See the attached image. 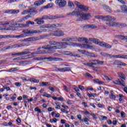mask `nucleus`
Wrapping results in <instances>:
<instances>
[{
  "instance_id": "f257e3e1",
  "label": "nucleus",
  "mask_w": 127,
  "mask_h": 127,
  "mask_svg": "<svg viewBox=\"0 0 127 127\" xmlns=\"http://www.w3.org/2000/svg\"><path fill=\"white\" fill-rule=\"evenodd\" d=\"M95 18H98V19H106L107 23H106V25L108 26L112 27H118L120 26V23L118 22H114L116 20V18L113 16L107 15L104 17L103 16L96 15L95 16Z\"/></svg>"
},
{
  "instance_id": "f03ea898",
  "label": "nucleus",
  "mask_w": 127,
  "mask_h": 127,
  "mask_svg": "<svg viewBox=\"0 0 127 127\" xmlns=\"http://www.w3.org/2000/svg\"><path fill=\"white\" fill-rule=\"evenodd\" d=\"M68 16H74L76 15L77 17V21H83V20H87L90 19L91 17V15L89 13H81L80 11H76L74 9L73 12H69L67 14Z\"/></svg>"
},
{
  "instance_id": "7ed1b4c3",
  "label": "nucleus",
  "mask_w": 127,
  "mask_h": 127,
  "mask_svg": "<svg viewBox=\"0 0 127 127\" xmlns=\"http://www.w3.org/2000/svg\"><path fill=\"white\" fill-rule=\"evenodd\" d=\"M49 43L51 45H56V46H58L59 48H62L63 49L67 48V45H68V43L67 42H57L55 41H50Z\"/></svg>"
},
{
  "instance_id": "20e7f679",
  "label": "nucleus",
  "mask_w": 127,
  "mask_h": 127,
  "mask_svg": "<svg viewBox=\"0 0 127 127\" xmlns=\"http://www.w3.org/2000/svg\"><path fill=\"white\" fill-rule=\"evenodd\" d=\"M69 45H71V46H77L78 47H80V48H85V49H91V50H93L94 49V48L92 46H90V45L83 44L82 45H81L80 44L77 43H74V42H70L69 44L68 43V45H67V47Z\"/></svg>"
},
{
  "instance_id": "39448f33",
  "label": "nucleus",
  "mask_w": 127,
  "mask_h": 127,
  "mask_svg": "<svg viewBox=\"0 0 127 127\" xmlns=\"http://www.w3.org/2000/svg\"><path fill=\"white\" fill-rule=\"evenodd\" d=\"M59 46H46L44 47H42L43 49H49V52L50 53H53L55 52V50L62 49V48H58Z\"/></svg>"
},
{
  "instance_id": "423d86ee",
  "label": "nucleus",
  "mask_w": 127,
  "mask_h": 127,
  "mask_svg": "<svg viewBox=\"0 0 127 127\" xmlns=\"http://www.w3.org/2000/svg\"><path fill=\"white\" fill-rule=\"evenodd\" d=\"M61 25L60 24H48L46 25H42L40 26V28H50L52 29L53 28H55V27H61Z\"/></svg>"
},
{
  "instance_id": "0eeeda50",
  "label": "nucleus",
  "mask_w": 127,
  "mask_h": 127,
  "mask_svg": "<svg viewBox=\"0 0 127 127\" xmlns=\"http://www.w3.org/2000/svg\"><path fill=\"white\" fill-rule=\"evenodd\" d=\"M74 4L77 7H78V8H80L81 11H87V10L89 9L83 5H82L81 3L78 2V1H75Z\"/></svg>"
},
{
  "instance_id": "6e6552de",
  "label": "nucleus",
  "mask_w": 127,
  "mask_h": 127,
  "mask_svg": "<svg viewBox=\"0 0 127 127\" xmlns=\"http://www.w3.org/2000/svg\"><path fill=\"white\" fill-rule=\"evenodd\" d=\"M45 49V50L43 51L34 52L31 53V54L32 56H35L36 54H46L47 53H50L49 52V49Z\"/></svg>"
},
{
  "instance_id": "1a4fd4ad",
  "label": "nucleus",
  "mask_w": 127,
  "mask_h": 127,
  "mask_svg": "<svg viewBox=\"0 0 127 127\" xmlns=\"http://www.w3.org/2000/svg\"><path fill=\"white\" fill-rule=\"evenodd\" d=\"M56 3L58 4L59 6L60 7H64L66 5L67 2L65 0H56Z\"/></svg>"
},
{
  "instance_id": "9d476101",
  "label": "nucleus",
  "mask_w": 127,
  "mask_h": 127,
  "mask_svg": "<svg viewBox=\"0 0 127 127\" xmlns=\"http://www.w3.org/2000/svg\"><path fill=\"white\" fill-rule=\"evenodd\" d=\"M19 10L11 9L6 10L4 12L8 14H17V13H19Z\"/></svg>"
},
{
  "instance_id": "9b49d317",
  "label": "nucleus",
  "mask_w": 127,
  "mask_h": 127,
  "mask_svg": "<svg viewBox=\"0 0 127 127\" xmlns=\"http://www.w3.org/2000/svg\"><path fill=\"white\" fill-rule=\"evenodd\" d=\"M10 23L11 22L10 21L9 22L5 21L4 22L3 24L4 26H5V25H9L10 30H15V25L11 24Z\"/></svg>"
},
{
  "instance_id": "f8f14e48",
  "label": "nucleus",
  "mask_w": 127,
  "mask_h": 127,
  "mask_svg": "<svg viewBox=\"0 0 127 127\" xmlns=\"http://www.w3.org/2000/svg\"><path fill=\"white\" fill-rule=\"evenodd\" d=\"M30 53V52L28 51H26L25 52H22L20 53H16L14 54H12V56H20V55H26V54H29Z\"/></svg>"
},
{
  "instance_id": "ddd939ff",
  "label": "nucleus",
  "mask_w": 127,
  "mask_h": 127,
  "mask_svg": "<svg viewBox=\"0 0 127 127\" xmlns=\"http://www.w3.org/2000/svg\"><path fill=\"white\" fill-rule=\"evenodd\" d=\"M57 18V16H48V15H44L42 17V19L43 20H47L48 19H56Z\"/></svg>"
},
{
  "instance_id": "4468645a",
  "label": "nucleus",
  "mask_w": 127,
  "mask_h": 127,
  "mask_svg": "<svg viewBox=\"0 0 127 127\" xmlns=\"http://www.w3.org/2000/svg\"><path fill=\"white\" fill-rule=\"evenodd\" d=\"M53 35H54V36H63L64 35V32L62 31L57 30L53 33Z\"/></svg>"
},
{
  "instance_id": "2eb2a0df",
  "label": "nucleus",
  "mask_w": 127,
  "mask_h": 127,
  "mask_svg": "<svg viewBox=\"0 0 127 127\" xmlns=\"http://www.w3.org/2000/svg\"><path fill=\"white\" fill-rule=\"evenodd\" d=\"M114 84H116L117 85H121V86H123V87H125L126 86V83L125 82V81L124 80H120V79H118L117 80H115V81L113 82Z\"/></svg>"
},
{
  "instance_id": "dca6fc26",
  "label": "nucleus",
  "mask_w": 127,
  "mask_h": 127,
  "mask_svg": "<svg viewBox=\"0 0 127 127\" xmlns=\"http://www.w3.org/2000/svg\"><path fill=\"white\" fill-rule=\"evenodd\" d=\"M34 21L37 22V24H39V25L44 24V20H43L42 18H37L34 20Z\"/></svg>"
},
{
  "instance_id": "f3484780",
  "label": "nucleus",
  "mask_w": 127,
  "mask_h": 127,
  "mask_svg": "<svg viewBox=\"0 0 127 127\" xmlns=\"http://www.w3.org/2000/svg\"><path fill=\"white\" fill-rule=\"evenodd\" d=\"M44 2H45V0H37L34 2V5L36 6H39V5L43 4Z\"/></svg>"
},
{
  "instance_id": "a211bd4d",
  "label": "nucleus",
  "mask_w": 127,
  "mask_h": 127,
  "mask_svg": "<svg viewBox=\"0 0 127 127\" xmlns=\"http://www.w3.org/2000/svg\"><path fill=\"white\" fill-rule=\"evenodd\" d=\"M36 40H38V38L30 37V38H28L22 40V41H25V42H28L29 41H36Z\"/></svg>"
},
{
  "instance_id": "6ab92c4d",
  "label": "nucleus",
  "mask_w": 127,
  "mask_h": 127,
  "mask_svg": "<svg viewBox=\"0 0 127 127\" xmlns=\"http://www.w3.org/2000/svg\"><path fill=\"white\" fill-rule=\"evenodd\" d=\"M77 41H79V42H84L85 43H88V40L86 38L84 37H79L77 38Z\"/></svg>"
},
{
  "instance_id": "aec40b11",
  "label": "nucleus",
  "mask_w": 127,
  "mask_h": 127,
  "mask_svg": "<svg viewBox=\"0 0 127 127\" xmlns=\"http://www.w3.org/2000/svg\"><path fill=\"white\" fill-rule=\"evenodd\" d=\"M29 8V13L31 16V15H35V14H36V13L38 12L37 10H34V9L32 8Z\"/></svg>"
},
{
  "instance_id": "412c9836",
  "label": "nucleus",
  "mask_w": 127,
  "mask_h": 127,
  "mask_svg": "<svg viewBox=\"0 0 127 127\" xmlns=\"http://www.w3.org/2000/svg\"><path fill=\"white\" fill-rule=\"evenodd\" d=\"M102 6L106 11H108V12H112V9L109 6H107V5L103 4L102 5Z\"/></svg>"
},
{
  "instance_id": "4be33fe9",
  "label": "nucleus",
  "mask_w": 127,
  "mask_h": 127,
  "mask_svg": "<svg viewBox=\"0 0 127 127\" xmlns=\"http://www.w3.org/2000/svg\"><path fill=\"white\" fill-rule=\"evenodd\" d=\"M45 59L46 60H48V61H57L58 60H59L60 59L58 58H52L51 57L49 58H46Z\"/></svg>"
},
{
  "instance_id": "5701e85b",
  "label": "nucleus",
  "mask_w": 127,
  "mask_h": 127,
  "mask_svg": "<svg viewBox=\"0 0 127 127\" xmlns=\"http://www.w3.org/2000/svg\"><path fill=\"white\" fill-rule=\"evenodd\" d=\"M22 32L24 33L26 36H30V35H31L30 30H24L22 31Z\"/></svg>"
},
{
  "instance_id": "b1692460",
  "label": "nucleus",
  "mask_w": 127,
  "mask_h": 127,
  "mask_svg": "<svg viewBox=\"0 0 127 127\" xmlns=\"http://www.w3.org/2000/svg\"><path fill=\"white\" fill-rule=\"evenodd\" d=\"M89 40L90 41H92V42H93V43H95V44L98 45L99 44V42H100V40L96 38H90Z\"/></svg>"
},
{
  "instance_id": "393cba45",
  "label": "nucleus",
  "mask_w": 127,
  "mask_h": 127,
  "mask_svg": "<svg viewBox=\"0 0 127 127\" xmlns=\"http://www.w3.org/2000/svg\"><path fill=\"white\" fill-rule=\"evenodd\" d=\"M31 31V35H34L35 34H37L38 33H40V30H30Z\"/></svg>"
},
{
  "instance_id": "a878e982",
  "label": "nucleus",
  "mask_w": 127,
  "mask_h": 127,
  "mask_svg": "<svg viewBox=\"0 0 127 127\" xmlns=\"http://www.w3.org/2000/svg\"><path fill=\"white\" fill-rule=\"evenodd\" d=\"M29 24H31V25H34L35 23L34 22L31 21L30 20L27 21L26 22V27H29Z\"/></svg>"
},
{
  "instance_id": "bb28decb",
  "label": "nucleus",
  "mask_w": 127,
  "mask_h": 127,
  "mask_svg": "<svg viewBox=\"0 0 127 127\" xmlns=\"http://www.w3.org/2000/svg\"><path fill=\"white\" fill-rule=\"evenodd\" d=\"M13 48H17L18 47H22V46H25V44H17L12 46Z\"/></svg>"
},
{
  "instance_id": "cd10ccee",
  "label": "nucleus",
  "mask_w": 127,
  "mask_h": 127,
  "mask_svg": "<svg viewBox=\"0 0 127 127\" xmlns=\"http://www.w3.org/2000/svg\"><path fill=\"white\" fill-rule=\"evenodd\" d=\"M71 68L70 67H63L61 68V72H67L68 71H70Z\"/></svg>"
},
{
  "instance_id": "c85d7f7f",
  "label": "nucleus",
  "mask_w": 127,
  "mask_h": 127,
  "mask_svg": "<svg viewBox=\"0 0 127 127\" xmlns=\"http://www.w3.org/2000/svg\"><path fill=\"white\" fill-rule=\"evenodd\" d=\"M121 8L122 10L124 11V12L127 13V5H123L122 6H121Z\"/></svg>"
},
{
  "instance_id": "c756f323",
  "label": "nucleus",
  "mask_w": 127,
  "mask_h": 127,
  "mask_svg": "<svg viewBox=\"0 0 127 127\" xmlns=\"http://www.w3.org/2000/svg\"><path fill=\"white\" fill-rule=\"evenodd\" d=\"M2 39L6 38H15V36L14 35H2Z\"/></svg>"
},
{
  "instance_id": "7c9ffc66",
  "label": "nucleus",
  "mask_w": 127,
  "mask_h": 127,
  "mask_svg": "<svg viewBox=\"0 0 127 127\" xmlns=\"http://www.w3.org/2000/svg\"><path fill=\"white\" fill-rule=\"evenodd\" d=\"M28 81L30 82H33L34 83H38L39 82V80H37L34 78H30L28 79Z\"/></svg>"
},
{
  "instance_id": "2f4dec72",
  "label": "nucleus",
  "mask_w": 127,
  "mask_h": 127,
  "mask_svg": "<svg viewBox=\"0 0 127 127\" xmlns=\"http://www.w3.org/2000/svg\"><path fill=\"white\" fill-rule=\"evenodd\" d=\"M118 75L121 78H122L124 80H126V75H125V74H124V73L119 72V73H118Z\"/></svg>"
},
{
  "instance_id": "473e14b6",
  "label": "nucleus",
  "mask_w": 127,
  "mask_h": 127,
  "mask_svg": "<svg viewBox=\"0 0 127 127\" xmlns=\"http://www.w3.org/2000/svg\"><path fill=\"white\" fill-rule=\"evenodd\" d=\"M70 56H73V57H77L78 58H81V56L79 55V54H77L76 53L71 52V54H70Z\"/></svg>"
},
{
  "instance_id": "72a5a7b5",
  "label": "nucleus",
  "mask_w": 127,
  "mask_h": 127,
  "mask_svg": "<svg viewBox=\"0 0 127 127\" xmlns=\"http://www.w3.org/2000/svg\"><path fill=\"white\" fill-rule=\"evenodd\" d=\"M91 66L93 65H98V60H92L90 62Z\"/></svg>"
},
{
  "instance_id": "f704fd0d",
  "label": "nucleus",
  "mask_w": 127,
  "mask_h": 127,
  "mask_svg": "<svg viewBox=\"0 0 127 127\" xmlns=\"http://www.w3.org/2000/svg\"><path fill=\"white\" fill-rule=\"evenodd\" d=\"M118 38H119V39H121L122 40H127V36L119 35L118 36Z\"/></svg>"
},
{
  "instance_id": "c9c22d12",
  "label": "nucleus",
  "mask_w": 127,
  "mask_h": 127,
  "mask_svg": "<svg viewBox=\"0 0 127 127\" xmlns=\"http://www.w3.org/2000/svg\"><path fill=\"white\" fill-rule=\"evenodd\" d=\"M100 55H102V56H103L104 57H109V56H111V55L105 52H101Z\"/></svg>"
},
{
  "instance_id": "e433bc0d",
  "label": "nucleus",
  "mask_w": 127,
  "mask_h": 127,
  "mask_svg": "<svg viewBox=\"0 0 127 127\" xmlns=\"http://www.w3.org/2000/svg\"><path fill=\"white\" fill-rule=\"evenodd\" d=\"M88 56H89L90 57H93L94 58H97V57H98V55L90 52H89Z\"/></svg>"
},
{
  "instance_id": "4c0bfd02",
  "label": "nucleus",
  "mask_w": 127,
  "mask_h": 127,
  "mask_svg": "<svg viewBox=\"0 0 127 127\" xmlns=\"http://www.w3.org/2000/svg\"><path fill=\"white\" fill-rule=\"evenodd\" d=\"M68 5L69 6V7H70V8H74V3H73V2H71V1H68Z\"/></svg>"
},
{
  "instance_id": "58836bf2",
  "label": "nucleus",
  "mask_w": 127,
  "mask_h": 127,
  "mask_svg": "<svg viewBox=\"0 0 127 127\" xmlns=\"http://www.w3.org/2000/svg\"><path fill=\"white\" fill-rule=\"evenodd\" d=\"M83 121L85 125H87V126H89V121H90V118H87L86 117H85L83 119Z\"/></svg>"
},
{
  "instance_id": "ea45409f",
  "label": "nucleus",
  "mask_w": 127,
  "mask_h": 127,
  "mask_svg": "<svg viewBox=\"0 0 127 127\" xmlns=\"http://www.w3.org/2000/svg\"><path fill=\"white\" fill-rule=\"evenodd\" d=\"M28 13H29V8L27 10H24L23 12H22L21 14L22 15H25V14H28Z\"/></svg>"
},
{
  "instance_id": "a19ab883",
  "label": "nucleus",
  "mask_w": 127,
  "mask_h": 127,
  "mask_svg": "<svg viewBox=\"0 0 127 127\" xmlns=\"http://www.w3.org/2000/svg\"><path fill=\"white\" fill-rule=\"evenodd\" d=\"M87 27H88V28H93V29H95V28H97V26L95 24L87 25Z\"/></svg>"
},
{
  "instance_id": "79ce46f5",
  "label": "nucleus",
  "mask_w": 127,
  "mask_h": 127,
  "mask_svg": "<svg viewBox=\"0 0 127 127\" xmlns=\"http://www.w3.org/2000/svg\"><path fill=\"white\" fill-rule=\"evenodd\" d=\"M106 43L104 42H101L99 41V42L98 43V45H100V46H101L102 47H105L106 46Z\"/></svg>"
},
{
  "instance_id": "37998d69",
  "label": "nucleus",
  "mask_w": 127,
  "mask_h": 127,
  "mask_svg": "<svg viewBox=\"0 0 127 127\" xmlns=\"http://www.w3.org/2000/svg\"><path fill=\"white\" fill-rule=\"evenodd\" d=\"M23 98L24 99V101H25L26 103H28L29 99L27 95H23Z\"/></svg>"
},
{
  "instance_id": "c03bdc74",
  "label": "nucleus",
  "mask_w": 127,
  "mask_h": 127,
  "mask_svg": "<svg viewBox=\"0 0 127 127\" xmlns=\"http://www.w3.org/2000/svg\"><path fill=\"white\" fill-rule=\"evenodd\" d=\"M94 81L96 83H98V84H100L101 85L103 84V83H104L102 81L99 80L98 79H94Z\"/></svg>"
},
{
  "instance_id": "a18cd8bd",
  "label": "nucleus",
  "mask_w": 127,
  "mask_h": 127,
  "mask_svg": "<svg viewBox=\"0 0 127 127\" xmlns=\"http://www.w3.org/2000/svg\"><path fill=\"white\" fill-rule=\"evenodd\" d=\"M16 25H17L19 27H26V24H16Z\"/></svg>"
},
{
  "instance_id": "49530a36",
  "label": "nucleus",
  "mask_w": 127,
  "mask_h": 127,
  "mask_svg": "<svg viewBox=\"0 0 127 127\" xmlns=\"http://www.w3.org/2000/svg\"><path fill=\"white\" fill-rule=\"evenodd\" d=\"M53 6V3H49L47 5L45 6V8H50V7H52Z\"/></svg>"
},
{
  "instance_id": "de8ad7c7",
  "label": "nucleus",
  "mask_w": 127,
  "mask_h": 127,
  "mask_svg": "<svg viewBox=\"0 0 127 127\" xmlns=\"http://www.w3.org/2000/svg\"><path fill=\"white\" fill-rule=\"evenodd\" d=\"M64 55H69L70 56H71V52H69L68 51H65L64 52Z\"/></svg>"
},
{
  "instance_id": "09e8293b",
  "label": "nucleus",
  "mask_w": 127,
  "mask_h": 127,
  "mask_svg": "<svg viewBox=\"0 0 127 127\" xmlns=\"http://www.w3.org/2000/svg\"><path fill=\"white\" fill-rule=\"evenodd\" d=\"M69 41L77 42V38H68Z\"/></svg>"
},
{
  "instance_id": "8fccbe9b",
  "label": "nucleus",
  "mask_w": 127,
  "mask_h": 127,
  "mask_svg": "<svg viewBox=\"0 0 127 127\" xmlns=\"http://www.w3.org/2000/svg\"><path fill=\"white\" fill-rule=\"evenodd\" d=\"M12 48H13V46H10L7 47H4L3 48V49H4V50H7V49H12Z\"/></svg>"
},
{
  "instance_id": "3c124183",
  "label": "nucleus",
  "mask_w": 127,
  "mask_h": 127,
  "mask_svg": "<svg viewBox=\"0 0 127 127\" xmlns=\"http://www.w3.org/2000/svg\"><path fill=\"white\" fill-rule=\"evenodd\" d=\"M114 64H116L117 65H120V66H121V65H122V62H121L120 61H116L114 62Z\"/></svg>"
},
{
  "instance_id": "603ef678",
  "label": "nucleus",
  "mask_w": 127,
  "mask_h": 127,
  "mask_svg": "<svg viewBox=\"0 0 127 127\" xmlns=\"http://www.w3.org/2000/svg\"><path fill=\"white\" fill-rule=\"evenodd\" d=\"M106 48L111 49L112 48V46L107 43L105 44V47Z\"/></svg>"
},
{
  "instance_id": "864d4df0",
  "label": "nucleus",
  "mask_w": 127,
  "mask_h": 127,
  "mask_svg": "<svg viewBox=\"0 0 127 127\" xmlns=\"http://www.w3.org/2000/svg\"><path fill=\"white\" fill-rule=\"evenodd\" d=\"M43 97H47V98H51V95L46 93L42 95Z\"/></svg>"
},
{
  "instance_id": "5fc2aeb1",
  "label": "nucleus",
  "mask_w": 127,
  "mask_h": 127,
  "mask_svg": "<svg viewBox=\"0 0 127 127\" xmlns=\"http://www.w3.org/2000/svg\"><path fill=\"white\" fill-rule=\"evenodd\" d=\"M64 91H66V92H69L70 89L68 88L67 86H66L65 85H64Z\"/></svg>"
},
{
  "instance_id": "6e6d98bb",
  "label": "nucleus",
  "mask_w": 127,
  "mask_h": 127,
  "mask_svg": "<svg viewBox=\"0 0 127 127\" xmlns=\"http://www.w3.org/2000/svg\"><path fill=\"white\" fill-rule=\"evenodd\" d=\"M84 76H85V77H88L89 78H93V76H92V75H91V74L89 73H86L84 74Z\"/></svg>"
},
{
  "instance_id": "4d7b16f0",
  "label": "nucleus",
  "mask_w": 127,
  "mask_h": 127,
  "mask_svg": "<svg viewBox=\"0 0 127 127\" xmlns=\"http://www.w3.org/2000/svg\"><path fill=\"white\" fill-rule=\"evenodd\" d=\"M50 123H57V119L56 118H54L53 119H50Z\"/></svg>"
},
{
  "instance_id": "13d9d810",
  "label": "nucleus",
  "mask_w": 127,
  "mask_h": 127,
  "mask_svg": "<svg viewBox=\"0 0 127 127\" xmlns=\"http://www.w3.org/2000/svg\"><path fill=\"white\" fill-rule=\"evenodd\" d=\"M101 118L102 119V121H106L108 120V117L104 116H101Z\"/></svg>"
},
{
  "instance_id": "bf43d9fd",
  "label": "nucleus",
  "mask_w": 127,
  "mask_h": 127,
  "mask_svg": "<svg viewBox=\"0 0 127 127\" xmlns=\"http://www.w3.org/2000/svg\"><path fill=\"white\" fill-rule=\"evenodd\" d=\"M11 71H17L19 70V67H15V68H12L10 69Z\"/></svg>"
},
{
  "instance_id": "052dcab7",
  "label": "nucleus",
  "mask_w": 127,
  "mask_h": 127,
  "mask_svg": "<svg viewBox=\"0 0 127 127\" xmlns=\"http://www.w3.org/2000/svg\"><path fill=\"white\" fill-rule=\"evenodd\" d=\"M98 64V65H103L104 63H105V62L104 61H97Z\"/></svg>"
},
{
  "instance_id": "680f3d73",
  "label": "nucleus",
  "mask_w": 127,
  "mask_h": 127,
  "mask_svg": "<svg viewBox=\"0 0 127 127\" xmlns=\"http://www.w3.org/2000/svg\"><path fill=\"white\" fill-rule=\"evenodd\" d=\"M35 112H38V113H41V110L39 109L38 107H36L35 108Z\"/></svg>"
},
{
  "instance_id": "e2e57ef3",
  "label": "nucleus",
  "mask_w": 127,
  "mask_h": 127,
  "mask_svg": "<svg viewBox=\"0 0 127 127\" xmlns=\"http://www.w3.org/2000/svg\"><path fill=\"white\" fill-rule=\"evenodd\" d=\"M48 85V82H42L41 86H47Z\"/></svg>"
},
{
  "instance_id": "0e129e2a",
  "label": "nucleus",
  "mask_w": 127,
  "mask_h": 127,
  "mask_svg": "<svg viewBox=\"0 0 127 127\" xmlns=\"http://www.w3.org/2000/svg\"><path fill=\"white\" fill-rule=\"evenodd\" d=\"M110 99H116V95L113 94V93H111V94L110 95Z\"/></svg>"
},
{
  "instance_id": "69168bd1",
  "label": "nucleus",
  "mask_w": 127,
  "mask_h": 127,
  "mask_svg": "<svg viewBox=\"0 0 127 127\" xmlns=\"http://www.w3.org/2000/svg\"><path fill=\"white\" fill-rule=\"evenodd\" d=\"M15 85L17 87H20V86H21V83H20V82H15Z\"/></svg>"
},
{
  "instance_id": "338daca9",
  "label": "nucleus",
  "mask_w": 127,
  "mask_h": 127,
  "mask_svg": "<svg viewBox=\"0 0 127 127\" xmlns=\"http://www.w3.org/2000/svg\"><path fill=\"white\" fill-rule=\"evenodd\" d=\"M19 8H25V5L23 4H20L19 5Z\"/></svg>"
},
{
  "instance_id": "774afa93",
  "label": "nucleus",
  "mask_w": 127,
  "mask_h": 127,
  "mask_svg": "<svg viewBox=\"0 0 127 127\" xmlns=\"http://www.w3.org/2000/svg\"><path fill=\"white\" fill-rule=\"evenodd\" d=\"M62 41H64L65 42L69 41V38H64L62 39Z\"/></svg>"
}]
</instances>
